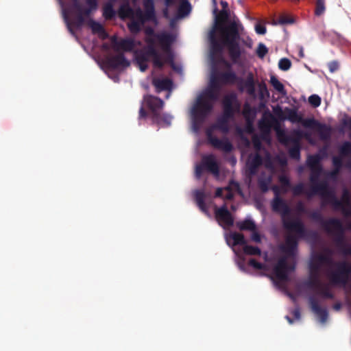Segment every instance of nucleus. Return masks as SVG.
Returning a JSON list of instances; mask_svg holds the SVG:
<instances>
[{
  "label": "nucleus",
  "instance_id": "f257e3e1",
  "mask_svg": "<svg viewBox=\"0 0 351 351\" xmlns=\"http://www.w3.org/2000/svg\"><path fill=\"white\" fill-rule=\"evenodd\" d=\"M146 46L136 55V61L141 71L148 68L147 62L152 61L155 68L162 69L165 64L174 65V57L171 51V45L175 37L166 32H155L152 27L145 30Z\"/></svg>",
  "mask_w": 351,
  "mask_h": 351
},
{
  "label": "nucleus",
  "instance_id": "f03ea898",
  "mask_svg": "<svg viewBox=\"0 0 351 351\" xmlns=\"http://www.w3.org/2000/svg\"><path fill=\"white\" fill-rule=\"evenodd\" d=\"M229 13L228 10H221L216 16L215 23L213 28L209 32V40L210 43L211 55L221 53L223 47L228 49L229 53L233 60L238 58L243 53L240 47L241 31L243 30L242 25L236 21L224 25L228 21Z\"/></svg>",
  "mask_w": 351,
  "mask_h": 351
},
{
  "label": "nucleus",
  "instance_id": "7ed1b4c3",
  "mask_svg": "<svg viewBox=\"0 0 351 351\" xmlns=\"http://www.w3.org/2000/svg\"><path fill=\"white\" fill-rule=\"evenodd\" d=\"M165 101L158 97L147 94L143 97L138 112V120L150 117L152 123L162 127L171 125L173 117L168 113H163Z\"/></svg>",
  "mask_w": 351,
  "mask_h": 351
},
{
  "label": "nucleus",
  "instance_id": "20e7f679",
  "mask_svg": "<svg viewBox=\"0 0 351 351\" xmlns=\"http://www.w3.org/2000/svg\"><path fill=\"white\" fill-rule=\"evenodd\" d=\"M240 47L243 49V53L235 60H233L232 58L230 57L228 49L226 50L230 60H226L222 56L221 53L214 55L213 59L211 55V51H210V60L213 66L221 65L226 69L225 71H217V73L219 77L220 82L222 85H234L243 82L242 78L239 77L236 72L232 70L233 65L242 66L246 60L247 51L243 45H240Z\"/></svg>",
  "mask_w": 351,
  "mask_h": 351
},
{
  "label": "nucleus",
  "instance_id": "39448f33",
  "mask_svg": "<svg viewBox=\"0 0 351 351\" xmlns=\"http://www.w3.org/2000/svg\"><path fill=\"white\" fill-rule=\"evenodd\" d=\"M308 197L319 195L322 199V206L331 205L335 210H341L345 216L350 214L343 206V202L339 200L335 191L330 188L326 180H322L311 184Z\"/></svg>",
  "mask_w": 351,
  "mask_h": 351
},
{
  "label": "nucleus",
  "instance_id": "423d86ee",
  "mask_svg": "<svg viewBox=\"0 0 351 351\" xmlns=\"http://www.w3.org/2000/svg\"><path fill=\"white\" fill-rule=\"evenodd\" d=\"M273 211L280 213L283 227L290 232H295L300 237L306 235V228L299 219H291L290 218L291 208L280 197H274L271 201Z\"/></svg>",
  "mask_w": 351,
  "mask_h": 351
},
{
  "label": "nucleus",
  "instance_id": "0eeeda50",
  "mask_svg": "<svg viewBox=\"0 0 351 351\" xmlns=\"http://www.w3.org/2000/svg\"><path fill=\"white\" fill-rule=\"evenodd\" d=\"M222 116L217 119L213 128L218 130L224 134L229 132L228 121L232 119L236 112L240 109L237 96L234 93L225 95L222 99Z\"/></svg>",
  "mask_w": 351,
  "mask_h": 351
},
{
  "label": "nucleus",
  "instance_id": "6e6552de",
  "mask_svg": "<svg viewBox=\"0 0 351 351\" xmlns=\"http://www.w3.org/2000/svg\"><path fill=\"white\" fill-rule=\"evenodd\" d=\"M276 135L280 143L285 146L293 144L288 153L290 158L299 160L300 159V141L304 137V133L300 130H294L291 134H287L285 131L279 127L276 128Z\"/></svg>",
  "mask_w": 351,
  "mask_h": 351
},
{
  "label": "nucleus",
  "instance_id": "1a4fd4ad",
  "mask_svg": "<svg viewBox=\"0 0 351 351\" xmlns=\"http://www.w3.org/2000/svg\"><path fill=\"white\" fill-rule=\"evenodd\" d=\"M324 227L330 234L333 233L332 230L338 233L335 239L337 247L343 255L351 256V245L344 241L343 229L341 221L336 218L329 219L324 222Z\"/></svg>",
  "mask_w": 351,
  "mask_h": 351
},
{
  "label": "nucleus",
  "instance_id": "9d476101",
  "mask_svg": "<svg viewBox=\"0 0 351 351\" xmlns=\"http://www.w3.org/2000/svg\"><path fill=\"white\" fill-rule=\"evenodd\" d=\"M335 270L330 272V282L334 285H346L351 274V263L346 261H337L334 263Z\"/></svg>",
  "mask_w": 351,
  "mask_h": 351
},
{
  "label": "nucleus",
  "instance_id": "9b49d317",
  "mask_svg": "<svg viewBox=\"0 0 351 351\" xmlns=\"http://www.w3.org/2000/svg\"><path fill=\"white\" fill-rule=\"evenodd\" d=\"M213 104L206 99L204 96H199L196 103L193 106L191 114L195 123H202L210 113Z\"/></svg>",
  "mask_w": 351,
  "mask_h": 351
},
{
  "label": "nucleus",
  "instance_id": "f8f14e48",
  "mask_svg": "<svg viewBox=\"0 0 351 351\" xmlns=\"http://www.w3.org/2000/svg\"><path fill=\"white\" fill-rule=\"evenodd\" d=\"M339 156H335L332 158V163L334 169L341 170L343 166V158H348L345 166L351 169V142L344 141L339 147Z\"/></svg>",
  "mask_w": 351,
  "mask_h": 351
},
{
  "label": "nucleus",
  "instance_id": "ddd939ff",
  "mask_svg": "<svg viewBox=\"0 0 351 351\" xmlns=\"http://www.w3.org/2000/svg\"><path fill=\"white\" fill-rule=\"evenodd\" d=\"M274 114L280 120H289L291 123H300L304 126V122L306 119H303L302 117L298 113L296 108H290L286 107L283 110L282 108L277 106L274 108Z\"/></svg>",
  "mask_w": 351,
  "mask_h": 351
},
{
  "label": "nucleus",
  "instance_id": "4468645a",
  "mask_svg": "<svg viewBox=\"0 0 351 351\" xmlns=\"http://www.w3.org/2000/svg\"><path fill=\"white\" fill-rule=\"evenodd\" d=\"M304 127L315 130L322 140H328L331 134L330 126L321 123L314 118H308L304 122Z\"/></svg>",
  "mask_w": 351,
  "mask_h": 351
},
{
  "label": "nucleus",
  "instance_id": "2eb2a0df",
  "mask_svg": "<svg viewBox=\"0 0 351 351\" xmlns=\"http://www.w3.org/2000/svg\"><path fill=\"white\" fill-rule=\"evenodd\" d=\"M105 66L111 70L125 69L130 66V63L126 59L123 53L108 56L104 60Z\"/></svg>",
  "mask_w": 351,
  "mask_h": 351
},
{
  "label": "nucleus",
  "instance_id": "dca6fc26",
  "mask_svg": "<svg viewBox=\"0 0 351 351\" xmlns=\"http://www.w3.org/2000/svg\"><path fill=\"white\" fill-rule=\"evenodd\" d=\"M215 215L219 224L223 228L233 226L234 218L226 204L220 208H215Z\"/></svg>",
  "mask_w": 351,
  "mask_h": 351
},
{
  "label": "nucleus",
  "instance_id": "f3484780",
  "mask_svg": "<svg viewBox=\"0 0 351 351\" xmlns=\"http://www.w3.org/2000/svg\"><path fill=\"white\" fill-rule=\"evenodd\" d=\"M294 269L295 266H289L287 258L282 257L278 261L274 267V273L278 280L284 281L288 279V271Z\"/></svg>",
  "mask_w": 351,
  "mask_h": 351
},
{
  "label": "nucleus",
  "instance_id": "a211bd4d",
  "mask_svg": "<svg viewBox=\"0 0 351 351\" xmlns=\"http://www.w3.org/2000/svg\"><path fill=\"white\" fill-rule=\"evenodd\" d=\"M206 136L209 143L216 149L222 150L226 152H230L232 150L233 146L228 139H219L213 136L212 131L208 130L206 131Z\"/></svg>",
  "mask_w": 351,
  "mask_h": 351
},
{
  "label": "nucleus",
  "instance_id": "6ab92c4d",
  "mask_svg": "<svg viewBox=\"0 0 351 351\" xmlns=\"http://www.w3.org/2000/svg\"><path fill=\"white\" fill-rule=\"evenodd\" d=\"M112 48L115 51L122 50L123 51L130 52L133 50L135 47L134 41L131 38H123L118 40L116 36L111 38Z\"/></svg>",
  "mask_w": 351,
  "mask_h": 351
},
{
  "label": "nucleus",
  "instance_id": "aec40b11",
  "mask_svg": "<svg viewBox=\"0 0 351 351\" xmlns=\"http://www.w3.org/2000/svg\"><path fill=\"white\" fill-rule=\"evenodd\" d=\"M263 158L258 152L250 154L246 162L247 170L250 175L254 176L263 165Z\"/></svg>",
  "mask_w": 351,
  "mask_h": 351
},
{
  "label": "nucleus",
  "instance_id": "412c9836",
  "mask_svg": "<svg viewBox=\"0 0 351 351\" xmlns=\"http://www.w3.org/2000/svg\"><path fill=\"white\" fill-rule=\"evenodd\" d=\"M202 162L206 171L211 173L215 176H219V166L214 155L210 154L203 156Z\"/></svg>",
  "mask_w": 351,
  "mask_h": 351
},
{
  "label": "nucleus",
  "instance_id": "4be33fe9",
  "mask_svg": "<svg viewBox=\"0 0 351 351\" xmlns=\"http://www.w3.org/2000/svg\"><path fill=\"white\" fill-rule=\"evenodd\" d=\"M308 302L312 311L320 318L322 323L325 322L328 315L327 310L319 305V301L314 296L308 298Z\"/></svg>",
  "mask_w": 351,
  "mask_h": 351
},
{
  "label": "nucleus",
  "instance_id": "5701e85b",
  "mask_svg": "<svg viewBox=\"0 0 351 351\" xmlns=\"http://www.w3.org/2000/svg\"><path fill=\"white\" fill-rule=\"evenodd\" d=\"M156 88V92L159 93L163 90L170 91L172 88L173 82L169 78L154 77L152 82Z\"/></svg>",
  "mask_w": 351,
  "mask_h": 351
},
{
  "label": "nucleus",
  "instance_id": "b1692460",
  "mask_svg": "<svg viewBox=\"0 0 351 351\" xmlns=\"http://www.w3.org/2000/svg\"><path fill=\"white\" fill-rule=\"evenodd\" d=\"M88 25L91 29L92 33L97 34L101 39L105 40L108 38V34L105 30L104 26L99 22L90 19L88 21Z\"/></svg>",
  "mask_w": 351,
  "mask_h": 351
},
{
  "label": "nucleus",
  "instance_id": "393cba45",
  "mask_svg": "<svg viewBox=\"0 0 351 351\" xmlns=\"http://www.w3.org/2000/svg\"><path fill=\"white\" fill-rule=\"evenodd\" d=\"M117 0H108L103 6V16L106 20L113 19L117 12L114 9V5Z\"/></svg>",
  "mask_w": 351,
  "mask_h": 351
},
{
  "label": "nucleus",
  "instance_id": "a878e982",
  "mask_svg": "<svg viewBox=\"0 0 351 351\" xmlns=\"http://www.w3.org/2000/svg\"><path fill=\"white\" fill-rule=\"evenodd\" d=\"M332 252L329 248L324 250V254H317L314 258L321 265L326 264L328 265H334V262L332 258Z\"/></svg>",
  "mask_w": 351,
  "mask_h": 351
},
{
  "label": "nucleus",
  "instance_id": "bb28decb",
  "mask_svg": "<svg viewBox=\"0 0 351 351\" xmlns=\"http://www.w3.org/2000/svg\"><path fill=\"white\" fill-rule=\"evenodd\" d=\"M134 14V9L131 8L128 1L120 5L118 10V15L120 19L124 20L125 19H132Z\"/></svg>",
  "mask_w": 351,
  "mask_h": 351
},
{
  "label": "nucleus",
  "instance_id": "cd10ccee",
  "mask_svg": "<svg viewBox=\"0 0 351 351\" xmlns=\"http://www.w3.org/2000/svg\"><path fill=\"white\" fill-rule=\"evenodd\" d=\"M143 5L147 19L148 20H154L156 19V13L154 0H143Z\"/></svg>",
  "mask_w": 351,
  "mask_h": 351
},
{
  "label": "nucleus",
  "instance_id": "c85d7f7f",
  "mask_svg": "<svg viewBox=\"0 0 351 351\" xmlns=\"http://www.w3.org/2000/svg\"><path fill=\"white\" fill-rule=\"evenodd\" d=\"M298 246L297 238L293 235H289L285 240V251L289 255H293Z\"/></svg>",
  "mask_w": 351,
  "mask_h": 351
},
{
  "label": "nucleus",
  "instance_id": "c756f323",
  "mask_svg": "<svg viewBox=\"0 0 351 351\" xmlns=\"http://www.w3.org/2000/svg\"><path fill=\"white\" fill-rule=\"evenodd\" d=\"M205 193L203 191L196 190L195 191V200L199 208L204 213H207L208 209L205 203Z\"/></svg>",
  "mask_w": 351,
  "mask_h": 351
},
{
  "label": "nucleus",
  "instance_id": "7c9ffc66",
  "mask_svg": "<svg viewBox=\"0 0 351 351\" xmlns=\"http://www.w3.org/2000/svg\"><path fill=\"white\" fill-rule=\"evenodd\" d=\"M244 87L246 90L247 93L250 96H255L256 88H255V81L254 76L252 73H250L245 81L244 82Z\"/></svg>",
  "mask_w": 351,
  "mask_h": 351
},
{
  "label": "nucleus",
  "instance_id": "2f4dec72",
  "mask_svg": "<svg viewBox=\"0 0 351 351\" xmlns=\"http://www.w3.org/2000/svg\"><path fill=\"white\" fill-rule=\"evenodd\" d=\"M322 157L319 154L310 155L306 160L307 166L311 169L322 168Z\"/></svg>",
  "mask_w": 351,
  "mask_h": 351
},
{
  "label": "nucleus",
  "instance_id": "473e14b6",
  "mask_svg": "<svg viewBox=\"0 0 351 351\" xmlns=\"http://www.w3.org/2000/svg\"><path fill=\"white\" fill-rule=\"evenodd\" d=\"M221 85L219 77L215 69L213 68L208 88L220 92Z\"/></svg>",
  "mask_w": 351,
  "mask_h": 351
},
{
  "label": "nucleus",
  "instance_id": "72a5a7b5",
  "mask_svg": "<svg viewBox=\"0 0 351 351\" xmlns=\"http://www.w3.org/2000/svg\"><path fill=\"white\" fill-rule=\"evenodd\" d=\"M191 10L190 3L187 0H182L178 8V15L184 17L188 15Z\"/></svg>",
  "mask_w": 351,
  "mask_h": 351
},
{
  "label": "nucleus",
  "instance_id": "f704fd0d",
  "mask_svg": "<svg viewBox=\"0 0 351 351\" xmlns=\"http://www.w3.org/2000/svg\"><path fill=\"white\" fill-rule=\"evenodd\" d=\"M237 227L241 230H250L254 231L256 230V225L254 222L251 219H245L242 221L237 223Z\"/></svg>",
  "mask_w": 351,
  "mask_h": 351
},
{
  "label": "nucleus",
  "instance_id": "c9c22d12",
  "mask_svg": "<svg viewBox=\"0 0 351 351\" xmlns=\"http://www.w3.org/2000/svg\"><path fill=\"white\" fill-rule=\"evenodd\" d=\"M219 93L217 90L208 88L201 96H204L210 102L215 101L219 99Z\"/></svg>",
  "mask_w": 351,
  "mask_h": 351
},
{
  "label": "nucleus",
  "instance_id": "e433bc0d",
  "mask_svg": "<svg viewBox=\"0 0 351 351\" xmlns=\"http://www.w3.org/2000/svg\"><path fill=\"white\" fill-rule=\"evenodd\" d=\"M143 25L141 22L134 19H130V21L128 23V27L131 33L137 34L141 31Z\"/></svg>",
  "mask_w": 351,
  "mask_h": 351
},
{
  "label": "nucleus",
  "instance_id": "4c0bfd02",
  "mask_svg": "<svg viewBox=\"0 0 351 351\" xmlns=\"http://www.w3.org/2000/svg\"><path fill=\"white\" fill-rule=\"evenodd\" d=\"M243 252L247 255L251 256H260L261 254V250L258 247L252 246L249 245H245L243 248Z\"/></svg>",
  "mask_w": 351,
  "mask_h": 351
},
{
  "label": "nucleus",
  "instance_id": "58836bf2",
  "mask_svg": "<svg viewBox=\"0 0 351 351\" xmlns=\"http://www.w3.org/2000/svg\"><path fill=\"white\" fill-rule=\"evenodd\" d=\"M230 238L233 240V245H245L246 241L243 234L238 232H233L230 235Z\"/></svg>",
  "mask_w": 351,
  "mask_h": 351
},
{
  "label": "nucleus",
  "instance_id": "ea45409f",
  "mask_svg": "<svg viewBox=\"0 0 351 351\" xmlns=\"http://www.w3.org/2000/svg\"><path fill=\"white\" fill-rule=\"evenodd\" d=\"M323 168L311 169V174L309 177L310 183L314 184L315 182H319V178L322 172Z\"/></svg>",
  "mask_w": 351,
  "mask_h": 351
},
{
  "label": "nucleus",
  "instance_id": "a19ab883",
  "mask_svg": "<svg viewBox=\"0 0 351 351\" xmlns=\"http://www.w3.org/2000/svg\"><path fill=\"white\" fill-rule=\"evenodd\" d=\"M270 83L275 90L280 93H285L284 85L274 75L271 76Z\"/></svg>",
  "mask_w": 351,
  "mask_h": 351
},
{
  "label": "nucleus",
  "instance_id": "79ce46f5",
  "mask_svg": "<svg viewBox=\"0 0 351 351\" xmlns=\"http://www.w3.org/2000/svg\"><path fill=\"white\" fill-rule=\"evenodd\" d=\"M132 19H134L141 23H144L145 21H148L149 20L147 19V16H145V12H143L140 8H138L136 10H134V14L133 17Z\"/></svg>",
  "mask_w": 351,
  "mask_h": 351
},
{
  "label": "nucleus",
  "instance_id": "37998d69",
  "mask_svg": "<svg viewBox=\"0 0 351 351\" xmlns=\"http://www.w3.org/2000/svg\"><path fill=\"white\" fill-rule=\"evenodd\" d=\"M318 291V293L324 298H334L333 293L330 291L329 287L327 285H322Z\"/></svg>",
  "mask_w": 351,
  "mask_h": 351
},
{
  "label": "nucleus",
  "instance_id": "c03bdc74",
  "mask_svg": "<svg viewBox=\"0 0 351 351\" xmlns=\"http://www.w3.org/2000/svg\"><path fill=\"white\" fill-rule=\"evenodd\" d=\"M339 200L343 202L344 207L350 212V214L347 217L350 216L351 210L347 208V206H349L350 203V195L349 191L346 188L343 190L341 199Z\"/></svg>",
  "mask_w": 351,
  "mask_h": 351
},
{
  "label": "nucleus",
  "instance_id": "a18cd8bd",
  "mask_svg": "<svg viewBox=\"0 0 351 351\" xmlns=\"http://www.w3.org/2000/svg\"><path fill=\"white\" fill-rule=\"evenodd\" d=\"M325 10V0H316L315 14L321 16L324 13Z\"/></svg>",
  "mask_w": 351,
  "mask_h": 351
},
{
  "label": "nucleus",
  "instance_id": "49530a36",
  "mask_svg": "<svg viewBox=\"0 0 351 351\" xmlns=\"http://www.w3.org/2000/svg\"><path fill=\"white\" fill-rule=\"evenodd\" d=\"M323 284L322 283L320 279L317 277L311 278L310 280L307 282V287L313 289H319Z\"/></svg>",
  "mask_w": 351,
  "mask_h": 351
},
{
  "label": "nucleus",
  "instance_id": "de8ad7c7",
  "mask_svg": "<svg viewBox=\"0 0 351 351\" xmlns=\"http://www.w3.org/2000/svg\"><path fill=\"white\" fill-rule=\"evenodd\" d=\"M291 66V62L289 59L284 58L279 60L278 67L280 70L286 71Z\"/></svg>",
  "mask_w": 351,
  "mask_h": 351
},
{
  "label": "nucleus",
  "instance_id": "09e8293b",
  "mask_svg": "<svg viewBox=\"0 0 351 351\" xmlns=\"http://www.w3.org/2000/svg\"><path fill=\"white\" fill-rule=\"evenodd\" d=\"M268 53V49L262 43H259L256 49V54L258 58H263Z\"/></svg>",
  "mask_w": 351,
  "mask_h": 351
},
{
  "label": "nucleus",
  "instance_id": "8fccbe9b",
  "mask_svg": "<svg viewBox=\"0 0 351 351\" xmlns=\"http://www.w3.org/2000/svg\"><path fill=\"white\" fill-rule=\"evenodd\" d=\"M248 265H250V266L252 267L253 268H254L255 269H258V270H265V269H266V267H267V266L265 264L259 263L254 258H251L248 261Z\"/></svg>",
  "mask_w": 351,
  "mask_h": 351
},
{
  "label": "nucleus",
  "instance_id": "3c124183",
  "mask_svg": "<svg viewBox=\"0 0 351 351\" xmlns=\"http://www.w3.org/2000/svg\"><path fill=\"white\" fill-rule=\"evenodd\" d=\"M322 265L319 263L314 258L310 263V273H319Z\"/></svg>",
  "mask_w": 351,
  "mask_h": 351
},
{
  "label": "nucleus",
  "instance_id": "603ef678",
  "mask_svg": "<svg viewBox=\"0 0 351 351\" xmlns=\"http://www.w3.org/2000/svg\"><path fill=\"white\" fill-rule=\"evenodd\" d=\"M293 193L295 196H299L304 193V186L303 183H299L295 185L292 189Z\"/></svg>",
  "mask_w": 351,
  "mask_h": 351
},
{
  "label": "nucleus",
  "instance_id": "864d4df0",
  "mask_svg": "<svg viewBox=\"0 0 351 351\" xmlns=\"http://www.w3.org/2000/svg\"><path fill=\"white\" fill-rule=\"evenodd\" d=\"M309 104L313 107H318L321 104V98L317 95H312L308 97Z\"/></svg>",
  "mask_w": 351,
  "mask_h": 351
},
{
  "label": "nucleus",
  "instance_id": "5fc2aeb1",
  "mask_svg": "<svg viewBox=\"0 0 351 351\" xmlns=\"http://www.w3.org/2000/svg\"><path fill=\"white\" fill-rule=\"evenodd\" d=\"M293 23V19L287 15H281L278 19V23L281 25L292 24Z\"/></svg>",
  "mask_w": 351,
  "mask_h": 351
},
{
  "label": "nucleus",
  "instance_id": "6e6d98bb",
  "mask_svg": "<svg viewBox=\"0 0 351 351\" xmlns=\"http://www.w3.org/2000/svg\"><path fill=\"white\" fill-rule=\"evenodd\" d=\"M252 141L254 149L256 150V152H258L262 147V143L260 138L257 136H254Z\"/></svg>",
  "mask_w": 351,
  "mask_h": 351
},
{
  "label": "nucleus",
  "instance_id": "4d7b16f0",
  "mask_svg": "<svg viewBox=\"0 0 351 351\" xmlns=\"http://www.w3.org/2000/svg\"><path fill=\"white\" fill-rule=\"evenodd\" d=\"M310 217L316 221H322V226H324V222L325 221L323 220L321 213L319 211H313L310 214ZM324 228V227H323Z\"/></svg>",
  "mask_w": 351,
  "mask_h": 351
},
{
  "label": "nucleus",
  "instance_id": "13d9d810",
  "mask_svg": "<svg viewBox=\"0 0 351 351\" xmlns=\"http://www.w3.org/2000/svg\"><path fill=\"white\" fill-rule=\"evenodd\" d=\"M204 170H205L204 166L203 163L197 165L195 170V176L197 179H199L203 173Z\"/></svg>",
  "mask_w": 351,
  "mask_h": 351
},
{
  "label": "nucleus",
  "instance_id": "bf43d9fd",
  "mask_svg": "<svg viewBox=\"0 0 351 351\" xmlns=\"http://www.w3.org/2000/svg\"><path fill=\"white\" fill-rule=\"evenodd\" d=\"M328 67L330 73H334L339 69V64L338 61L333 60L328 63Z\"/></svg>",
  "mask_w": 351,
  "mask_h": 351
},
{
  "label": "nucleus",
  "instance_id": "052dcab7",
  "mask_svg": "<svg viewBox=\"0 0 351 351\" xmlns=\"http://www.w3.org/2000/svg\"><path fill=\"white\" fill-rule=\"evenodd\" d=\"M86 3L88 5L87 8H89L93 11H95L98 8L97 0H86Z\"/></svg>",
  "mask_w": 351,
  "mask_h": 351
},
{
  "label": "nucleus",
  "instance_id": "680f3d73",
  "mask_svg": "<svg viewBox=\"0 0 351 351\" xmlns=\"http://www.w3.org/2000/svg\"><path fill=\"white\" fill-rule=\"evenodd\" d=\"M258 186L263 192H267L269 189V182L264 180L258 181Z\"/></svg>",
  "mask_w": 351,
  "mask_h": 351
},
{
  "label": "nucleus",
  "instance_id": "e2e57ef3",
  "mask_svg": "<svg viewBox=\"0 0 351 351\" xmlns=\"http://www.w3.org/2000/svg\"><path fill=\"white\" fill-rule=\"evenodd\" d=\"M260 94L263 96L265 93L269 95L267 85L265 82H261L258 85Z\"/></svg>",
  "mask_w": 351,
  "mask_h": 351
},
{
  "label": "nucleus",
  "instance_id": "0e129e2a",
  "mask_svg": "<svg viewBox=\"0 0 351 351\" xmlns=\"http://www.w3.org/2000/svg\"><path fill=\"white\" fill-rule=\"evenodd\" d=\"M77 10V13L82 14L83 16H89L93 12V10H92L89 8H84L82 6V10Z\"/></svg>",
  "mask_w": 351,
  "mask_h": 351
},
{
  "label": "nucleus",
  "instance_id": "69168bd1",
  "mask_svg": "<svg viewBox=\"0 0 351 351\" xmlns=\"http://www.w3.org/2000/svg\"><path fill=\"white\" fill-rule=\"evenodd\" d=\"M251 239L256 243H261V235L258 232L256 231V230L252 231Z\"/></svg>",
  "mask_w": 351,
  "mask_h": 351
},
{
  "label": "nucleus",
  "instance_id": "338daca9",
  "mask_svg": "<svg viewBox=\"0 0 351 351\" xmlns=\"http://www.w3.org/2000/svg\"><path fill=\"white\" fill-rule=\"evenodd\" d=\"M279 180L283 186L289 187L291 186L290 181L287 177L282 176L280 177Z\"/></svg>",
  "mask_w": 351,
  "mask_h": 351
},
{
  "label": "nucleus",
  "instance_id": "774afa93",
  "mask_svg": "<svg viewBox=\"0 0 351 351\" xmlns=\"http://www.w3.org/2000/svg\"><path fill=\"white\" fill-rule=\"evenodd\" d=\"M256 32L258 34H265L266 33V27L264 25H256L255 27Z\"/></svg>",
  "mask_w": 351,
  "mask_h": 351
}]
</instances>
